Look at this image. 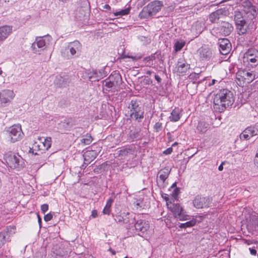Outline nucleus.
Masks as SVG:
<instances>
[{"instance_id": "55", "label": "nucleus", "mask_w": 258, "mask_h": 258, "mask_svg": "<svg viewBox=\"0 0 258 258\" xmlns=\"http://www.w3.org/2000/svg\"><path fill=\"white\" fill-rule=\"evenodd\" d=\"M254 163L255 165H256L258 167V153H257L255 155L254 158Z\"/></svg>"}, {"instance_id": "63", "label": "nucleus", "mask_w": 258, "mask_h": 258, "mask_svg": "<svg viewBox=\"0 0 258 258\" xmlns=\"http://www.w3.org/2000/svg\"><path fill=\"white\" fill-rule=\"evenodd\" d=\"M109 250L112 253V254H115V251L113 249L110 248Z\"/></svg>"}, {"instance_id": "28", "label": "nucleus", "mask_w": 258, "mask_h": 258, "mask_svg": "<svg viewBox=\"0 0 258 258\" xmlns=\"http://www.w3.org/2000/svg\"><path fill=\"white\" fill-rule=\"evenodd\" d=\"M40 145L42 148V150H47L51 145V138L50 137H47L46 138L41 139Z\"/></svg>"}, {"instance_id": "40", "label": "nucleus", "mask_w": 258, "mask_h": 258, "mask_svg": "<svg viewBox=\"0 0 258 258\" xmlns=\"http://www.w3.org/2000/svg\"><path fill=\"white\" fill-rule=\"evenodd\" d=\"M81 141L85 145H89L92 141V137L90 135L87 134Z\"/></svg>"}, {"instance_id": "45", "label": "nucleus", "mask_w": 258, "mask_h": 258, "mask_svg": "<svg viewBox=\"0 0 258 258\" xmlns=\"http://www.w3.org/2000/svg\"><path fill=\"white\" fill-rule=\"evenodd\" d=\"M134 205L137 209L142 208L144 207L142 200L141 199H138L136 202H134Z\"/></svg>"}, {"instance_id": "25", "label": "nucleus", "mask_w": 258, "mask_h": 258, "mask_svg": "<svg viewBox=\"0 0 258 258\" xmlns=\"http://www.w3.org/2000/svg\"><path fill=\"white\" fill-rule=\"evenodd\" d=\"M54 83L60 87H64L69 83V78L67 76L62 77L60 75H57L55 77Z\"/></svg>"}, {"instance_id": "43", "label": "nucleus", "mask_w": 258, "mask_h": 258, "mask_svg": "<svg viewBox=\"0 0 258 258\" xmlns=\"http://www.w3.org/2000/svg\"><path fill=\"white\" fill-rule=\"evenodd\" d=\"M38 147V143L35 142L32 148H29V153H32L33 155H38L39 153L36 152V147Z\"/></svg>"}, {"instance_id": "44", "label": "nucleus", "mask_w": 258, "mask_h": 258, "mask_svg": "<svg viewBox=\"0 0 258 258\" xmlns=\"http://www.w3.org/2000/svg\"><path fill=\"white\" fill-rule=\"evenodd\" d=\"M176 218L180 221H185L189 219V216L185 214L183 211Z\"/></svg>"}, {"instance_id": "57", "label": "nucleus", "mask_w": 258, "mask_h": 258, "mask_svg": "<svg viewBox=\"0 0 258 258\" xmlns=\"http://www.w3.org/2000/svg\"><path fill=\"white\" fill-rule=\"evenodd\" d=\"M219 82V81L218 80H215V79H213L212 80L211 83H210L209 84V86H211L214 85L216 83V82Z\"/></svg>"}, {"instance_id": "30", "label": "nucleus", "mask_w": 258, "mask_h": 258, "mask_svg": "<svg viewBox=\"0 0 258 258\" xmlns=\"http://www.w3.org/2000/svg\"><path fill=\"white\" fill-rule=\"evenodd\" d=\"M181 117L180 110L178 108L174 109L171 112L169 119L171 121L176 122L178 121Z\"/></svg>"}, {"instance_id": "48", "label": "nucleus", "mask_w": 258, "mask_h": 258, "mask_svg": "<svg viewBox=\"0 0 258 258\" xmlns=\"http://www.w3.org/2000/svg\"><path fill=\"white\" fill-rule=\"evenodd\" d=\"M154 128L156 132H158L162 129V123L158 122L155 123Z\"/></svg>"}, {"instance_id": "16", "label": "nucleus", "mask_w": 258, "mask_h": 258, "mask_svg": "<svg viewBox=\"0 0 258 258\" xmlns=\"http://www.w3.org/2000/svg\"><path fill=\"white\" fill-rule=\"evenodd\" d=\"M87 73L88 79L91 82L98 81L106 76L104 71L102 69L89 70Z\"/></svg>"}, {"instance_id": "53", "label": "nucleus", "mask_w": 258, "mask_h": 258, "mask_svg": "<svg viewBox=\"0 0 258 258\" xmlns=\"http://www.w3.org/2000/svg\"><path fill=\"white\" fill-rule=\"evenodd\" d=\"M178 193H179V190L177 188L174 189V190L172 192V196L174 197V198H175L176 196H177V195H178Z\"/></svg>"}, {"instance_id": "50", "label": "nucleus", "mask_w": 258, "mask_h": 258, "mask_svg": "<svg viewBox=\"0 0 258 258\" xmlns=\"http://www.w3.org/2000/svg\"><path fill=\"white\" fill-rule=\"evenodd\" d=\"M48 209V206L47 204H43L41 206V210L43 213H45Z\"/></svg>"}, {"instance_id": "32", "label": "nucleus", "mask_w": 258, "mask_h": 258, "mask_svg": "<svg viewBox=\"0 0 258 258\" xmlns=\"http://www.w3.org/2000/svg\"><path fill=\"white\" fill-rule=\"evenodd\" d=\"M113 200L112 198H109L106 202L105 206L104 207L103 213L104 214L109 215L111 211V207L113 203Z\"/></svg>"}, {"instance_id": "26", "label": "nucleus", "mask_w": 258, "mask_h": 258, "mask_svg": "<svg viewBox=\"0 0 258 258\" xmlns=\"http://www.w3.org/2000/svg\"><path fill=\"white\" fill-rule=\"evenodd\" d=\"M97 156V154L96 151L93 150L87 151L83 155L84 164L88 165L96 158Z\"/></svg>"}, {"instance_id": "42", "label": "nucleus", "mask_w": 258, "mask_h": 258, "mask_svg": "<svg viewBox=\"0 0 258 258\" xmlns=\"http://www.w3.org/2000/svg\"><path fill=\"white\" fill-rule=\"evenodd\" d=\"M244 19L242 16L241 13L240 12L236 11L235 12V15H234V20L235 23H236L238 21H241L244 20Z\"/></svg>"}, {"instance_id": "52", "label": "nucleus", "mask_w": 258, "mask_h": 258, "mask_svg": "<svg viewBox=\"0 0 258 258\" xmlns=\"http://www.w3.org/2000/svg\"><path fill=\"white\" fill-rule=\"evenodd\" d=\"M249 250L250 251V253L252 255H255L256 254V250L255 249V247H249Z\"/></svg>"}, {"instance_id": "29", "label": "nucleus", "mask_w": 258, "mask_h": 258, "mask_svg": "<svg viewBox=\"0 0 258 258\" xmlns=\"http://www.w3.org/2000/svg\"><path fill=\"white\" fill-rule=\"evenodd\" d=\"M170 209L175 218L183 211L182 208L179 204H172L170 206Z\"/></svg>"}, {"instance_id": "41", "label": "nucleus", "mask_w": 258, "mask_h": 258, "mask_svg": "<svg viewBox=\"0 0 258 258\" xmlns=\"http://www.w3.org/2000/svg\"><path fill=\"white\" fill-rule=\"evenodd\" d=\"M114 220L117 223L123 224L124 213L121 214L120 215H116L114 217Z\"/></svg>"}, {"instance_id": "59", "label": "nucleus", "mask_w": 258, "mask_h": 258, "mask_svg": "<svg viewBox=\"0 0 258 258\" xmlns=\"http://www.w3.org/2000/svg\"><path fill=\"white\" fill-rule=\"evenodd\" d=\"M42 149V148H41V145L38 144V147H36V152L41 151Z\"/></svg>"}, {"instance_id": "3", "label": "nucleus", "mask_w": 258, "mask_h": 258, "mask_svg": "<svg viewBox=\"0 0 258 258\" xmlns=\"http://www.w3.org/2000/svg\"><path fill=\"white\" fill-rule=\"evenodd\" d=\"M162 1H154L145 6L139 14L141 19H149L155 16L162 8Z\"/></svg>"}, {"instance_id": "2", "label": "nucleus", "mask_w": 258, "mask_h": 258, "mask_svg": "<svg viewBox=\"0 0 258 258\" xmlns=\"http://www.w3.org/2000/svg\"><path fill=\"white\" fill-rule=\"evenodd\" d=\"M102 83L104 93L114 92L117 90L122 83L121 76L119 73L114 72L107 78L103 80Z\"/></svg>"}, {"instance_id": "15", "label": "nucleus", "mask_w": 258, "mask_h": 258, "mask_svg": "<svg viewBox=\"0 0 258 258\" xmlns=\"http://www.w3.org/2000/svg\"><path fill=\"white\" fill-rule=\"evenodd\" d=\"M219 26L215 28L214 30L218 31L217 33L224 36H228L230 34L233 30L232 25L227 22H222L219 25Z\"/></svg>"}, {"instance_id": "61", "label": "nucleus", "mask_w": 258, "mask_h": 258, "mask_svg": "<svg viewBox=\"0 0 258 258\" xmlns=\"http://www.w3.org/2000/svg\"><path fill=\"white\" fill-rule=\"evenodd\" d=\"M103 8L104 9H107V10H110V7L109 5H105L104 6H103Z\"/></svg>"}, {"instance_id": "19", "label": "nucleus", "mask_w": 258, "mask_h": 258, "mask_svg": "<svg viewBox=\"0 0 258 258\" xmlns=\"http://www.w3.org/2000/svg\"><path fill=\"white\" fill-rule=\"evenodd\" d=\"M219 51L222 55H226L231 49V44L226 38L219 40Z\"/></svg>"}, {"instance_id": "56", "label": "nucleus", "mask_w": 258, "mask_h": 258, "mask_svg": "<svg viewBox=\"0 0 258 258\" xmlns=\"http://www.w3.org/2000/svg\"><path fill=\"white\" fill-rule=\"evenodd\" d=\"M4 207L2 205H0V218L3 214Z\"/></svg>"}, {"instance_id": "34", "label": "nucleus", "mask_w": 258, "mask_h": 258, "mask_svg": "<svg viewBox=\"0 0 258 258\" xmlns=\"http://www.w3.org/2000/svg\"><path fill=\"white\" fill-rule=\"evenodd\" d=\"M185 42L183 40H179L176 41L174 45V50L176 52L179 51L184 46Z\"/></svg>"}, {"instance_id": "51", "label": "nucleus", "mask_w": 258, "mask_h": 258, "mask_svg": "<svg viewBox=\"0 0 258 258\" xmlns=\"http://www.w3.org/2000/svg\"><path fill=\"white\" fill-rule=\"evenodd\" d=\"M172 151H173L172 148L169 147L163 151V154H165V155H169V154H171Z\"/></svg>"}, {"instance_id": "14", "label": "nucleus", "mask_w": 258, "mask_h": 258, "mask_svg": "<svg viewBox=\"0 0 258 258\" xmlns=\"http://www.w3.org/2000/svg\"><path fill=\"white\" fill-rule=\"evenodd\" d=\"M190 69V64L183 58H179L175 67V71L180 76L186 75L187 71Z\"/></svg>"}, {"instance_id": "13", "label": "nucleus", "mask_w": 258, "mask_h": 258, "mask_svg": "<svg viewBox=\"0 0 258 258\" xmlns=\"http://www.w3.org/2000/svg\"><path fill=\"white\" fill-rule=\"evenodd\" d=\"M229 14V11L226 8H221L211 13L209 18L212 23L217 22L219 19Z\"/></svg>"}, {"instance_id": "11", "label": "nucleus", "mask_w": 258, "mask_h": 258, "mask_svg": "<svg viewBox=\"0 0 258 258\" xmlns=\"http://www.w3.org/2000/svg\"><path fill=\"white\" fill-rule=\"evenodd\" d=\"M15 94L13 90L5 89L0 92V103L2 106H5L11 102Z\"/></svg>"}, {"instance_id": "36", "label": "nucleus", "mask_w": 258, "mask_h": 258, "mask_svg": "<svg viewBox=\"0 0 258 258\" xmlns=\"http://www.w3.org/2000/svg\"><path fill=\"white\" fill-rule=\"evenodd\" d=\"M196 221L195 220H190L189 221L186 222L184 223H181L179 227L180 228H185L187 227H191L194 226L196 224Z\"/></svg>"}, {"instance_id": "6", "label": "nucleus", "mask_w": 258, "mask_h": 258, "mask_svg": "<svg viewBox=\"0 0 258 258\" xmlns=\"http://www.w3.org/2000/svg\"><path fill=\"white\" fill-rule=\"evenodd\" d=\"M4 159L11 168L19 169L24 167V160L21 156L17 154L7 153L4 155Z\"/></svg>"}, {"instance_id": "49", "label": "nucleus", "mask_w": 258, "mask_h": 258, "mask_svg": "<svg viewBox=\"0 0 258 258\" xmlns=\"http://www.w3.org/2000/svg\"><path fill=\"white\" fill-rule=\"evenodd\" d=\"M52 215L50 213L45 215L44 217V219L46 222L49 221L52 219Z\"/></svg>"}, {"instance_id": "10", "label": "nucleus", "mask_w": 258, "mask_h": 258, "mask_svg": "<svg viewBox=\"0 0 258 258\" xmlns=\"http://www.w3.org/2000/svg\"><path fill=\"white\" fill-rule=\"evenodd\" d=\"M49 44V40L44 37H37L35 41L32 44L31 49L33 52L38 53L44 49Z\"/></svg>"}, {"instance_id": "5", "label": "nucleus", "mask_w": 258, "mask_h": 258, "mask_svg": "<svg viewBox=\"0 0 258 258\" xmlns=\"http://www.w3.org/2000/svg\"><path fill=\"white\" fill-rule=\"evenodd\" d=\"M256 77V73L252 69L246 68L239 70L236 75L237 83L241 86L249 84L253 81Z\"/></svg>"}, {"instance_id": "8", "label": "nucleus", "mask_w": 258, "mask_h": 258, "mask_svg": "<svg viewBox=\"0 0 258 258\" xmlns=\"http://www.w3.org/2000/svg\"><path fill=\"white\" fill-rule=\"evenodd\" d=\"M6 132L12 143L21 140L24 135L20 125H14L8 127Z\"/></svg>"}, {"instance_id": "1", "label": "nucleus", "mask_w": 258, "mask_h": 258, "mask_svg": "<svg viewBox=\"0 0 258 258\" xmlns=\"http://www.w3.org/2000/svg\"><path fill=\"white\" fill-rule=\"evenodd\" d=\"M234 101L233 95L231 91L227 89L221 90L214 98V108L218 112H223L231 106Z\"/></svg>"}, {"instance_id": "38", "label": "nucleus", "mask_w": 258, "mask_h": 258, "mask_svg": "<svg viewBox=\"0 0 258 258\" xmlns=\"http://www.w3.org/2000/svg\"><path fill=\"white\" fill-rule=\"evenodd\" d=\"M249 129L251 135L252 136L258 135V122L256 123L254 126H251L248 127Z\"/></svg>"}, {"instance_id": "17", "label": "nucleus", "mask_w": 258, "mask_h": 258, "mask_svg": "<svg viewBox=\"0 0 258 258\" xmlns=\"http://www.w3.org/2000/svg\"><path fill=\"white\" fill-rule=\"evenodd\" d=\"M150 226L148 221L140 219L136 222L134 229L139 232V235L142 236V234L145 233L149 229Z\"/></svg>"}, {"instance_id": "12", "label": "nucleus", "mask_w": 258, "mask_h": 258, "mask_svg": "<svg viewBox=\"0 0 258 258\" xmlns=\"http://www.w3.org/2000/svg\"><path fill=\"white\" fill-rule=\"evenodd\" d=\"M211 200L209 198L197 196L193 200L194 206L197 209L208 208L211 204Z\"/></svg>"}, {"instance_id": "58", "label": "nucleus", "mask_w": 258, "mask_h": 258, "mask_svg": "<svg viewBox=\"0 0 258 258\" xmlns=\"http://www.w3.org/2000/svg\"><path fill=\"white\" fill-rule=\"evenodd\" d=\"M92 216L94 218H96L97 216V212L96 211L94 210L92 212Z\"/></svg>"}, {"instance_id": "18", "label": "nucleus", "mask_w": 258, "mask_h": 258, "mask_svg": "<svg viewBox=\"0 0 258 258\" xmlns=\"http://www.w3.org/2000/svg\"><path fill=\"white\" fill-rule=\"evenodd\" d=\"M135 216L133 213H124L123 224L126 229L133 230L136 223Z\"/></svg>"}, {"instance_id": "46", "label": "nucleus", "mask_w": 258, "mask_h": 258, "mask_svg": "<svg viewBox=\"0 0 258 258\" xmlns=\"http://www.w3.org/2000/svg\"><path fill=\"white\" fill-rule=\"evenodd\" d=\"M248 9H249V12H250L253 18H255L257 15V13H256L255 7L253 6H251V7H249Z\"/></svg>"}, {"instance_id": "62", "label": "nucleus", "mask_w": 258, "mask_h": 258, "mask_svg": "<svg viewBox=\"0 0 258 258\" xmlns=\"http://www.w3.org/2000/svg\"><path fill=\"white\" fill-rule=\"evenodd\" d=\"M130 58H133V59H136V60H137V59H139L141 58L140 56H139V57H134V56H129Z\"/></svg>"}, {"instance_id": "27", "label": "nucleus", "mask_w": 258, "mask_h": 258, "mask_svg": "<svg viewBox=\"0 0 258 258\" xmlns=\"http://www.w3.org/2000/svg\"><path fill=\"white\" fill-rule=\"evenodd\" d=\"M200 57L202 59H209L212 56V53L209 48H202L200 51Z\"/></svg>"}, {"instance_id": "54", "label": "nucleus", "mask_w": 258, "mask_h": 258, "mask_svg": "<svg viewBox=\"0 0 258 258\" xmlns=\"http://www.w3.org/2000/svg\"><path fill=\"white\" fill-rule=\"evenodd\" d=\"M155 80L158 82V83H160L161 82V78L157 75H155L154 76Z\"/></svg>"}, {"instance_id": "23", "label": "nucleus", "mask_w": 258, "mask_h": 258, "mask_svg": "<svg viewBox=\"0 0 258 258\" xmlns=\"http://www.w3.org/2000/svg\"><path fill=\"white\" fill-rule=\"evenodd\" d=\"M15 228L14 227H10L7 228V230H4L0 233V247H1L4 242L9 239V234L11 232H15Z\"/></svg>"}, {"instance_id": "35", "label": "nucleus", "mask_w": 258, "mask_h": 258, "mask_svg": "<svg viewBox=\"0 0 258 258\" xmlns=\"http://www.w3.org/2000/svg\"><path fill=\"white\" fill-rule=\"evenodd\" d=\"M252 137L253 136L251 135L248 127L246 128L240 135L241 140H248Z\"/></svg>"}, {"instance_id": "22", "label": "nucleus", "mask_w": 258, "mask_h": 258, "mask_svg": "<svg viewBox=\"0 0 258 258\" xmlns=\"http://www.w3.org/2000/svg\"><path fill=\"white\" fill-rule=\"evenodd\" d=\"M74 125V120L72 118H67L58 124V128L62 131L69 130Z\"/></svg>"}, {"instance_id": "24", "label": "nucleus", "mask_w": 258, "mask_h": 258, "mask_svg": "<svg viewBox=\"0 0 258 258\" xmlns=\"http://www.w3.org/2000/svg\"><path fill=\"white\" fill-rule=\"evenodd\" d=\"M235 25L239 35H243L247 32L248 26L245 20L238 21L235 23Z\"/></svg>"}, {"instance_id": "4", "label": "nucleus", "mask_w": 258, "mask_h": 258, "mask_svg": "<svg viewBox=\"0 0 258 258\" xmlns=\"http://www.w3.org/2000/svg\"><path fill=\"white\" fill-rule=\"evenodd\" d=\"M82 46L81 43L77 41L69 43L68 45L61 50V55L67 58L71 59L81 54Z\"/></svg>"}, {"instance_id": "64", "label": "nucleus", "mask_w": 258, "mask_h": 258, "mask_svg": "<svg viewBox=\"0 0 258 258\" xmlns=\"http://www.w3.org/2000/svg\"><path fill=\"white\" fill-rule=\"evenodd\" d=\"M37 216H38V222L39 223H40V222H41V218H40V217L39 215H38Z\"/></svg>"}, {"instance_id": "7", "label": "nucleus", "mask_w": 258, "mask_h": 258, "mask_svg": "<svg viewBox=\"0 0 258 258\" xmlns=\"http://www.w3.org/2000/svg\"><path fill=\"white\" fill-rule=\"evenodd\" d=\"M244 64L247 68H252L258 65V50L255 48L248 49L244 54L243 57Z\"/></svg>"}, {"instance_id": "33", "label": "nucleus", "mask_w": 258, "mask_h": 258, "mask_svg": "<svg viewBox=\"0 0 258 258\" xmlns=\"http://www.w3.org/2000/svg\"><path fill=\"white\" fill-rule=\"evenodd\" d=\"M170 171L168 169H164L161 170L159 172V179L163 182H164L165 180L168 178Z\"/></svg>"}, {"instance_id": "39", "label": "nucleus", "mask_w": 258, "mask_h": 258, "mask_svg": "<svg viewBox=\"0 0 258 258\" xmlns=\"http://www.w3.org/2000/svg\"><path fill=\"white\" fill-rule=\"evenodd\" d=\"M130 11V8H126L124 10H122L119 12H116L114 13V16H124L127 15Z\"/></svg>"}, {"instance_id": "47", "label": "nucleus", "mask_w": 258, "mask_h": 258, "mask_svg": "<svg viewBox=\"0 0 258 258\" xmlns=\"http://www.w3.org/2000/svg\"><path fill=\"white\" fill-rule=\"evenodd\" d=\"M88 72L89 70L80 71L79 73V75H80L81 77L84 79H88V75L87 74H88L87 73H88Z\"/></svg>"}, {"instance_id": "31", "label": "nucleus", "mask_w": 258, "mask_h": 258, "mask_svg": "<svg viewBox=\"0 0 258 258\" xmlns=\"http://www.w3.org/2000/svg\"><path fill=\"white\" fill-rule=\"evenodd\" d=\"M209 127V124L205 121H200L198 122L197 130L199 133L204 134L206 132Z\"/></svg>"}, {"instance_id": "37", "label": "nucleus", "mask_w": 258, "mask_h": 258, "mask_svg": "<svg viewBox=\"0 0 258 258\" xmlns=\"http://www.w3.org/2000/svg\"><path fill=\"white\" fill-rule=\"evenodd\" d=\"M154 59H155V56L154 54H152L150 56L145 57L143 59V61L147 66H150L153 64L151 61Z\"/></svg>"}, {"instance_id": "60", "label": "nucleus", "mask_w": 258, "mask_h": 258, "mask_svg": "<svg viewBox=\"0 0 258 258\" xmlns=\"http://www.w3.org/2000/svg\"><path fill=\"white\" fill-rule=\"evenodd\" d=\"M223 163H221L218 167V170L219 171H222L223 169Z\"/></svg>"}, {"instance_id": "20", "label": "nucleus", "mask_w": 258, "mask_h": 258, "mask_svg": "<svg viewBox=\"0 0 258 258\" xmlns=\"http://www.w3.org/2000/svg\"><path fill=\"white\" fill-rule=\"evenodd\" d=\"M13 32L12 26L5 25L0 27V42L4 41Z\"/></svg>"}, {"instance_id": "21", "label": "nucleus", "mask_w": 258, "mask_h": 258, "mask_svg": "<svg viewBox=\"0 0 258 258\" xmlns=\"http://www.w3.org/2000/svg\"><path fill=\"white\" fill-rule=\"evenodd\" d=\"M245 220L248 228L252 230L258 228V218L255 215H248L246 216Z\"/></svg>"}, {"instance_id": "9", "label": "nucleus", "mask_w": 258, "mask_h": 258, "mask_svg": "<svg viewBox=\"0 0 258 258\" xmlns=\"http://www.w3.org/2000/svg\"><path fill=\"white\" fill-rule=\"evenodd\" d=\"M130 116L133 119L140 122L144 118V111L135 100H132L129 106Z\"/></svg>"}]
</instances>
